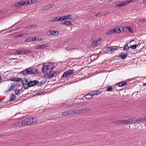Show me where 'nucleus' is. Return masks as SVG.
I'll return each instance as SVG.
<instances>
[{
	"label": "nucleus",
	"mask_w": 146,
	"mask_h": 146,
	"mask_svg": "<svg viewBox=\"0 0 146 146\" xmlns=\"http://www.w3.org/2000/svg\"><path fill=\"white\" fill-rule=\"evenodd\" d=\"M21 72L23 75H27L32 74H36L38 72L37 69H36L29 68L23 70Z\"/></svg>",
	"instance_id": "1"
},
{
	"label": "nucleus",
	"mask_w": 146,
	"mask_h": 146,
	"mask_svg": "<svg viewBox=\"0 0 146 146\" xmlns=\"http://www.w3.org/2000/svg\"><path fill=\"white\" fill-rule=\"evenodd\" d=\"M28 125L29 124L27 119V118H26L24 120H22L13 123L12 126L13 127H21Z\"/></svg>",
	"instance_id": "2"
},
{
	"label": "nucleus",
	"mask_w": 146,
	"mask_h": 146,
	"mask_svg": "<svg viewBox=\"0 0 146 146\" xmlns=\"http://www.w3.org/2000/svg\"><path fill=\"white\" fill-rule=\"evenodd\" d=\"M124 30V28L123 27H116L114 29H112L110 31H109L106 33L107 35H111L113 34L114 33H119L120 32H123Z\"/></svg>",
	"instance_id": "3"
},
{
	"label": "nucleus",
	"mask_w": 146,
	"mask_h": 146,
	"mask_svg": "<svg viewBox=\"0 0 146 146\" xmlns=\"http://www.w3.org/2000/svg\"><path fill=\"white\" fill-rule=\"evenodd\" d=\"M29 79H26L25 78H23V80H22L23 86L25 89H27L29 87Z\"/></svg>",
	"instance_id": "4"
},
{
	"label": "nucleus",
	"mask_w": 146,
	"mask_h": 146,
	"mask_svg": "<svg viewBox=\"0 0 146 146\" xmlns=\"http://www.w3.org/2000/svg\"><path fill=\"white\" fill-rule=\"evenodd\" d=\"M73 73V70H69L65 72L62 75V77L67 78L71 75Z\"/></svg>",
	"instance_id": "5"
},
{
	"label": "nucleus",
	"mask_w": 146,
	"mask_h": 146,
	"mask_svg": "<svg viewBox=\"0 0 146 146\" xmlns=\"http://www.w3.org/2000/svg\"><path fill=\"white\" fill-rule=\"evenodd\" d=\"M29 125L32 123H35L37 122L38 119L36 117L33 118H27Z\"/></svg>",
	"instance_id": "6"
},
{
	"label": "nucleus",
	"mask_w": 146,
	"mask_h": 146,
	"mask_svg": "<svg viewBox=\"0 0 146 146\" xmlns=\"http://www.w3.org/2000/svg\"><path fill=\"white\" fill-rule=\"evenodd\" d=\"M90 110V109L89 108H82L75 111V114L83 113L86 112Z\"/></svg>",
	"instance_id": "7"
},
{
	"label": "nucleus",
	"mask_w": 146,
	"mask_h": 146,
	"mask_svg": "<svg viewBox=\"0 0 146 146\" xmlns=\"http://www.w3.org/2000/svg\"><path fill=\"white\" fill-rule=\"evenodd\" d=\"M59 32L55 31L49 30L46 33V34L48 36H54L58 35Z\"/></svg>",
	"instance_id": "8"
},
{
	"label": "nucleus",
	"mask_w": 146,
	"mask_h": 146,
	"mask_svg": "<svg viewBox=\"0 0 146 146\" xmlns=\"http://www.w3.org/2000/svg\"><path fill=\"white\" fill-rule=\"evenodd\" d=\"M39 83L37 80H32L29 79V88L31 87L37 85Z\"/></svg>",
	"instance_id": "9"
},
{
	"label": "nucleus",
	"mask_w": 146,
	"mask_h": 146,
	"mask_svg": "<svg viewBox=\"0 0 146 146\" xmlns=\"http://www.w3.org/2000/svg\"><path fill=\"white\" fill-rule=\"evenodd\" d=\"M131 124L134 123H139L140 122V117H135L132 119H131Z\"/></svg>",
	"instance_id": "10"
},
{
	"label": "nucleus",
	"mask_w": 146,
	"mask_h": 146,
	"mask_svg": "<svg viewBox=\"0 0 146 146\" xmlns=\"http://www.w3.org/2000/svg\"><path fill=\"white\" fill-rule=\"evenodd\" d=\"M49 73L47 74V77L48 78L54 77V74L56 73V72H55L49 71Z\"/></svg>",
	"instance_id": "11"
},
{
	"label": "nucleus",
	"mask_w": 146,
	"mask_h": 146,
	"mask_svg": "<svg viewBox=\"0 0 146 146\" xmlns=\"http://www.w3.org/2000/svg\"><path fill=\"white\" fill-rule=\"evenodd\" d=\"M131 119H128L127 120H122V125H127L129 123L131 124Z\"/></svg>",
	"instance_id": "12"
},
{
	"label": "nucleus",
	"mask_w": 146,
	"mask_h": 146,
	"mask_svg": "<svg viewBox=\"0 0 146 146\" xmlns=\"http://www.w3.org/2000/svg\"><path fill=\"white\" fill-rule=\"evenodd\" d=\"M48 47V45L46 44H45L42 45H39L36 46V48L37 49H43L44 48H47Z\"/></svg>",
	"instance_id": "13"
},
{
	"label": "nucleus",
	"mask_w": 146,
	"mask_h": 146,
	"mask_svg": "<svg viewBox=\"0 0 146 146\" xmlns=\"http://www.w3.org/2000/svg\"><path fill=\"white\" fill-rule=\"evenodd\" d=\"M54 6V4H51L50 5H48L45 6L43 8L42 10H47L49 9L52 7Z\"/></svg>",
	"instance_id": "14"
},
{
	"label": "nucleus",
	"mask_w": 146,
	"mask_h": 146,
	"mask_svg": "<svg viewBox=\"0 0 146 146\" xmlns=\"http://www.w3.org/2000/svg\"><path fill=\"white\" fill-rule=\"evenodd\" d=\"M127 4L126 1H123L122 3H121L119 4H117L115 5V6L118 7H121L125 6L126 5H127Z\"/></svg>",
	"instance_id": "15"
},
{
	"label": "nucleus",
	"mask_w": 146,
	"mask_h": 146,
	"mask_svg": "<svg viewBox=\"0 0 146 146\" xmlns=\"http://www.w3.org/2000/svg\"><path fill=\"white\" fill-rule=\"evenodd\" d=\"M16 96L14 93L11 94L10 96V102L14 101L16 99Z\"/></svg>",
	"instance_id": "16"
},
{
	"label": "nucleus",
	"mask_w": 146,
	"mask_h": 146,
	"mask_svg": "<svg viewBox=\"0 0 146 146\" xmlns=\"http://www.w3.org/2000/svg\"><path fill=\"white\" fill-rule=\"evenodd\" d=\"M15 54L18 55L24 54L23 50H17L15 52Z\"/></svg>",
	"instance_id": "17"
},
{
	"label": "nucleus",
	"mask_w": 146,
	"mask_h": 146,
	"mask_svg": "<svg viewBox=\"0 0 146 146\" xmlns=\"http://www.w3.org/2000/svg\"><path fill=\"white\" fill-rule=\"evenodd\" d=\"M10 80L16 82H19L22 80L21 78H13L10 79Z\"/></svg>",
	"instance_id": "18"
},
{
	"label": "nucleus",
	"mask_w": 146,
	"mask_h": 146,
	"mask_svg": "<svg viewBox=\"0 0 146 146\" xmlns=\"http://www.w3.org/2000/svg\"><path fill=\"white\" fill-rule=\"evenodd\" d=\"M42 71L44 73H46L48 71L47 65H43L42 68Z\"/></svg>",
	"instance_id": "19"
},
{
	"label": "nucleus",
	"mask_w": 146,
	"mask_h": 146,
	"mask_svg": "<svg viewBox=\"0 0 146 146\" xmlns=\"http://www.w3.org/2000/svg\"><path fill=\"white\" fill-rule=\"evenodd\" d=\"M11 85L10 88V90H13L17 86V84L16 83H11Z\"/></svg>",
	"instance_id": "20"
},
{
	"label": "nucleus",
	"mask_w": 146,
	"mask_h": 146,
	"mask_svg": "<svg viewBox=\"0 0 146 146\" xmlns=\"http://www.w3.org/2000/svg\"><path fill=\"white\" fill-rule=\"evenodd\" d=\"M126 85V82L124 81H122L118 83V86L120 87L123 86H124Z\"/></svg>",
	"instance_id": "21"
},
{
	"label": "nucleus",
	"mask_w": 146,
	"mask_h": 146,
	"mask_svg": "<svg viewBox=\"0 0 146 146\" xmlns=\"http://www.w3.org/2000/svg\"><path fill=\"white\" fill-rule=\"evenodd\" d=\"M47 67L48 71H51L54 68V66L52 64H50L48 65H47Z\"/></svg>",
	"instance_id": "22"
},
{
	"label": "nucleus",
	"mask_w": 146,
	"mask_h": 146,
	"mask_svg": "<svg viewBox=\"0 0 146 146\" xmlns=\"http://www.w3.org/2000/svg\"><path fill=\"white\" fill-rule=\"evenodd\" d=\"M127 54H120L118 56L119 58H121L122 59H124L127 57Z\"/></svg>",
	"instance_id": "23"
},
{
	"label": "nucleus",
	"mask_w": 146,
	"mask_h": 146,
	"mask_svg": "<svg viewBox=\"0 0 146 146\" xmlns=\"http://www.w3.org/2000/svg\"><path fill=\"white\" fill-rule=\"evenodd\" d=\"M24 54H30L32 52V51L31 50L29 49L23 50Z\"/></svg>",
	"instance_id": "24"
},
{
	"label": "nucleus",
	"mask_w": 146,
	"mask_h": 146,
	"mask_svg": "<svg viewBox=\"0 0 146 146\" xmlns=\"http://www.w3.org/2000/svg\"><path fill=\"white\" fill-rule=\"evenodd\" d=\"M25 41V42H32L33 41V39L32 37H29L27 38Z\"/></svg>",
	"instance_id": "25"
},
{
	"label": "nucleus",
	"mask_w": 146,
	"mask_h": 146,
	"mask_svg": "<svg viewBox=\"0 0 146 146\" xmlns=\"http://www.w3.org/2000/svg\"><path fill=\"white\" fill-rule=\"evenodd\" d=\"M86 98L88 100H90L93 97L91 94H88L86 95Z\"/></svg>",
	"instance_id": "26"
},
{
	"label": "nucleus",
	"mask_w": 146,
	"mask_h": 146,
	"mask_svg": "<svg viewBox=\"0 0 146 146\" xmlns=\"http://www.w3.org/2000/svg\"><path fill=\"white\" fill-rule=\"evenodd\" d=\"M61 106V107H64V108H67L68 107H71L72 106H70V105H69L68 107L67 106H66V104L65 103H62V104H61L60 105V106Z\"/></svg>",
	"instance_id": "27"
},
{
	"label": "nucleus",
	"mask_w": 146,
	"mask_h": 146,
	"mask_svg": "<svg viewBox=\"0 0 146 146\" xmlns=\"http://www.w3.org/2000/svg\"><path fill=\"white\" fill-rule=\"evenodd\" d=\"M63 24L66 25L70 26L72 24V23L71 22H70L69 21H65L64 23Z\"/></svg>",
	"instance_id": "28"
},
{
	"label": "nucleus",
	"mask_w": 146,
	"mask_h": 146,
	"mask_svg": "<svg viewBox=\"0 0 146 146\" xmlns=\"http://www.w3.org/2000/svg\"><path fill=\"white\" fill-rule=\"evenodd\" d=\"M101 40L102 39L101 38L98 39L96 40L93 41V44H95V45H97L98 42Z\"/></svg>",
	"instance_id": "29"
},
{
	"label": "nucleus",
	"mask_w": 146,
	"mask_h": 146,
	"mask_svg": "<svg viewBox=\"0 0 146 146\" xmlns=\"http://www.w3.org/2000/svg\"><path fill=\"white\" fill-rule=\"evenodd\" d=\"M58 17H55L54 18H52L51 19L49 20V21L51 22H57L58 21Z\"/></svg>",
	"instance_id": "30"
},
{
	"label": "nucleus",
	"mask_w": 146,
	"mask_h": 146,
	"mask_svg": "<svg viewBox=\"0 0 146 146\" xmlns=\"http://www.w3.org/2000/svg\"><path fill=\"white\" fill-rule=\"evenodd\" d=\"M37 26L35 25H29L27 26V27H26V28H33L36 27Z\"/></svg>",
	"instance_id": "31"
},
{
	"label": "nucleus",
	"mask_w": 146,
	"mask_h": 146,
	"mask_svg": "<svg viewBox=\"0 0 146 146\" xmlns=\"http://www.w3.org/2000/svg\"><path fill=\"white\" fill-rule=\"evenodd\" d=\"M18 4L21 5H26V1H22L21 2H19L18 3Z\"/></svg>",
	"instance_id": "32"
},
{
	"label": "nucleus",
	"mask_w": 146,
	"mask_h": 146,
	"mask_svg": "<svg viewBox=\"0 0 146 146\" xmlns=\"http://www.w3.org/2000/svg\"><path fill=\"white\" fill-rule=\"evenodd\" d=\"M114 123L119 124H122V120H115L114 121Z\"/></svg>",
	"instance_id": "33"
},
{
	"label": "nucleus",
	"mask_w": 146,
	"mask_h": 146,
	"mask_svg": "<svg viewBox=\"0 0 146 146\" xmlns=\"http://www.w3.org/2000/svg\"><path fill=\"white\" fill-rule=\"evenodd\" d=\"M112 90L111 86H108L107 87L106 90L108 91H111Z\"/></svg>",
	"instance_id": "34"
},
{
	"label": "nucleus",
	"mask_w": 146,
	"mask_h": 146,
	"mask_svg": "<svg viewBox=\"0 0 146 146\" xmlns=\"http://www.w3.org/2000/svg\"><path fill=\"white\" fill-rule=\"evenodd\" d=\"M138 46V45L137 44H135L134 45H132L130 47V48L133 49H135Z\"/></svg>",
	"instance_id": "35"
},
{
	"label": "nucleus",
	"mask_w": 146,
	"mask_h": 146,
	"mask_svg": "<svg viewBox=\"0 0 146 146\" xmlns=\"http://www.w3.org/2000/svg\"><path fill=\"white\" fill-rule=\"evenodd\" d=\"M129 47L127 45V44H126L124 47V50L125 51H127L129 50Z\"/></svg>",
	"instance_id": "36"
},
{
	"label": "nucleus",
	"mask_w": 146,
	"mask_h": 146,
	"mask_svg": "<svg viewBox=\"0 0 146 146\" xmlns=\"http://www.w3.org/2000/svg\"><path fill=\"white\" fill-rule=\"evenodd\" d=\"M140 122H142L145 121L146 120V118L145 117H140Z\"/></svg>",
	"instance_id": "37"
},
{
	"label": "nucleus",
	"mask_w": 146,
	"mask_h": 146,
	"mask_svg": "<svg viewBox=\"0 0 146 146\" xmlns=\"http://www.w3.org/2000/svg\"><path fill=\"white\" fill-rule=\"evenodd\" d=\"M137 0H130L129 1H127L126 2L127 4V5H128L129 3H131V2H134Z\"/></svg>",
	"instance_id": "38"
},
{
	"label": "nucleus",
	"mask_w": 146,
	"mask_h": 146,
	"mask_svg": "<svg viewBox=\"0 0 146 146\" xmlns=\"http://www.w3.org/2000/svg\"><path fill=\"white\" fill-rule=\"evenodd\" d=\"M33 41H36L37 40H41V39H39V37L38 36H36L34 38H33Z\"/></svg>",
	"instance_id": "39"
},
{
	"label": "nucleus",
	"mask_w": 146,
	"mask_h": 146,
	"mask_svg": "<svg viewBox=\"0 0 146 146\" xmlns=\"http://www.w3.org/2000/svg\"><path fill=\"white\" fill-rule=\"evenodd\" d=\"M15 93L16 95H18L19 94L20 92V90H19L15 89Z\"/></svg>",
	"instance_id": "40"
},
{
	"label": "nucleus",
	"mask_w": 146,
	"mask_h": 146,
	"mask_svg": "<svg viewBox=\"0 0 146 146\" xmlns=\"http://www.w3.org/2000/svg\"><path fill=\"white\" fill-rule=\"evenodd\" d=\"M126 28L129 32L132 33H133V30L130 27H127Z\"/></svg>",
	"instance_id": "41"
},
{
	"label": "nucleus",
	"mask_w": 146,
	"mask_h": 146,
	"mask_svg": "<svg viewBox=\"0 0 146 146\" xmlns=\"http://www.w3.org/2000/svg\"><path fill=\"white\" fill-rule=\"evenodd\" d=\"M69 114L68 112V111H65L63 112L62 113V115H63L66 116L68 114Z\"/></svg>",
	"instance_id": "42"
},
{
	"label": "nucleus",
	"mask_w": 146,
	"mask_h": 146,
	"mask_svg": "<svg viewBox=\"0 0 146 146\" xmlns=\"http://www.w3.org/2000/svg\"><path fill=\"white\" fill-rule=\"evenodd\" d=\"M111 48L110 47H108L106 48L107 51L109 52L110 53H111Z\"/></svg>",
	"instance_id": "43"
},
{
	"label": "nucleus",
	"mask_w": 146,
	"mask_h": 146,
	"mask_svg": "<svg viewBox=\"0 0 146 146\" xmlns=\"http://www.w3.org/2000/svg\"><path fill=\"white\" fill-rule=\"evenodd\" d=\"M68 112L69 113V114H72L73 115L74 114H75V111L73 110H69L68 111Z\"/></svg>",
	"instance_id": "44"
},
{
	"label": "nucleus",
	"mask_w": 146,
	"mask_h": 146,
	"mask_svg": "<svg viewBox=\"0 0 146 146\" xmlns=\"http://www.w3.org/2000/svg\"><path fill=\"white\" fill-rule=\"evenodd\" d=\"M117 49L116 48H112L111 50V52L110 53H112L114 52H115V51L117 50Z\"/></svg>",
	"instance_id": "45"
},
{
	"label": "nucleus",
	"mask_w": 146,
	"mask_h": 146,
	"mask_svg": "<svg viewBox=\"0 0 146 146\" xmlns=\"http://www.w3.org/2000/svg\"><path fill=\"white\" fill-rule=\"evenodd\" d=\"M71 16H72V15H68L66 16V19H69V18H70V19H72V18H71Z\"/></svg>",
	"instance_id": "46"
},
{
	"label": "nucleus",
	"mask_w": 146,
	"mask_h": 146,
	"mask_svg": "<svg viewBox=\"0 0 146 146\" xmlns=\"http://www.w3.org/2000/svg\"><path fill=\"white\" fill-rule=\"evenodd\" d=\"M95 16L98 17H100L102 16V13H98L97 14H94Z\"/></svg>",
	"instance_id": "47"
},
{
	"label": "nucleus",
	"mask_w": 146,
	"mask_h": 146,
	"mask_svg": "<svg viewBox=\"0 0 146 146\" xmlns=\"http://www.w3.org/2000/svg\"><path fill=\"white\" fill-rule=\"evenodd\" d=\"M26 1V5L27 4H28L30 3V0H26V1Z\"/></svg>",
	"instance_id": "48"
},
{
	"label": "nucleus",
	"mask_w": 146,
	"mask_h": 146,
	"mask_svg": "<svg viewBox=\"0 0 146 146\" xmlns=\"http://www.w3.org/2000/svg\"><path fill=\"white\" fill-rule=\"evenodd\" d=\"M96 92V91H93L91 94V95H92V96H93L95 95H97V93H96L95 92Z\"/></svg>",
	"instance_id": "49"
},
{
	"label": "nucleus",
	"mask_w": 146,
	"mask_h": 146,
	"mask_svg": "<svg viewBox=\"0 0 146 146\" xmlns=\"http://www.w3.org/2000/svg\"><path fill=\"white\" fill-rule=\"evenodd\" d=\"M32 4H35L36 2V0H31Z\"/></svg>",
	"instance_id": "50"
},
{
	"label": "nucleus",
	"mask_w": 146,
	"mask_h": 146,
	"mask_svg": "<svg viewBox=\"0 0 146 146\" xmlns=\"http://www.w3.org/2000/svg\"><path fill=\"white\" fill-rule=\"evenodd\" d=\"M59 17H58V21H63L62 17H61L58 18Z\"/></svg>",
	"instance_id": "51"
},
{
	"label": "nucleus",
	"mask_w": 146,
	"mask_h": 146,
	"mask_svg": "<svg viewBox=\"0 0 146 146\" xmlns=\"http://www.w3.org/2000/svg\"><path fill=\"white\" fill-rule=\"evenodd\" d=\"M46 82V81H44L43 80H42L41 81V84H44Z\"/></svg>",
	"instance_id": "52"
},
{
	"label": "nucleus",
	"mask_w": 146,
	"mask_h": 146,
	"mask_svg": "<svg viewBox=\"0 0 146 146\" xmlns=\"http://www.w3.org/2000/svg\"><path fill=\"white\" fill-rule=\"evenodd\" d=\"M43 93V92L41 91H40L38 92V95H40Z\"/></svg>",
	"instance_id": "53"
},
{
	"label": "nucleus",
	"mask_w": 146,
	"mask_h": 146,
	"mask_svg": "<svg viewBox=\"0 0 146 146\" xmlns=\"http://www.w3.org/2000/svg\"><path fill=\"white\" fill-rule=\"evenodd\" d=\"M63 21L66 19V16L62 17Z\"/></svg>",
	"instance_id": "54"
},
{
	"label": "nucleus",
	"mask_w": 146,
	"mask_h": 146,
	"mask_svg": "<svg viewBox=\"0 0 146 146\" xmlns=\"http://www.w3.org/2000/svg\"><path fill=\"white\" fill-rule=\"evenodd\" d=\"M80 105V104H79V103H75V104H73V106H78V105Z\"/></svg>",
	"instance_id": "55"
},
{
	"label": "nucleus",
	"mask_w": 146,
	"mask_h": 146,
	"mask_svg": "<svg viewBox=\"0 0 146 146\" xmlns=\"http://www.w3.org/2000/svg\"><path fill=\"white\" fill-rule=\"evenodd\" d=\"M96 93H97V95L99 94L100 92L99 91H96V92H95Z\"/></svg>",
	"instance_id": "56"
},
{
	"label": "nucleus",
	"mask_w": 146,
	"mask_h": 146,
	"mask_svg": "<svg viewBox=\"0 0 146 146\" xmlns=\"http://www.w3.org/2000/svg\"><path fill=\"white\" fill-rule=\"evenodd\" d=\"M143 2L144 4L146 3V0H143Z\"/></svg>",
	"instance_id": "57"
},
{
	"label": "nucleus",
	"mask_w": 146,
	"mask_h": 146,
	"mask_svg": "<svg viewBox=\"0 0 146 146\" xmlns=\"http://www.w3.org/2000/svg\"><path fill=\"white\" fill-rule=\"evenodd\" d=\"M4 135V134H0V137H3Z\"/></svg>",
	"instance_id": "58"
},
{
	"label": "nucleus",
	"mask_w": 146,
	"mask_h": 146,
	"mask_svg": "<svg viewBox=\"0 0 146 146\" xmlns=\"http://www.w3.org/2000/svg\"><path fill=\"white\" fill-rule=\"evenodd\" d=\"M23 36V35H17L16 36L17 37H18L21 36Z\"/></svg>",
	"instance_id": "59"
},
{
	"label": "nucleus",
	"mask_w": 146,
	"mask_h": 146,
	"mask_svg": "<svg viewBox=\"0 0 146 146\" xmlns=\"http://www.w3.org/2000/svg\"><path fill=\"white\" fill-rule=\"evenodd\" d=\"M86 104V103L85 102H84L82 103V104H84V105H85Z\"/></svg>",
	"instance_id": "60"
},
{
	"label": "nucleus",
	"mask_w": 146,
	"mask_h": 146,
	"mask_svg": "<svg viewBox=\"0 0 146 146\" xmlns=\"http://www.w3.org/2000/svg\"><path fill=\"white\" fill-rule=\"evenodd\" d=\"M143 86H146V83H144L143 84Z\"/></svg>",
	"instance_id": "61"
},
{
	"label": "nucleus",
	"mask_w": 146,
	"mask_h": 146,
	"mask_svg": "<svg viewBox=\"0 0 146 146\" xmlns=\"http://www.w3.org/2000/svg\"><path fill=\"white\" fill-rule=\"evenodd\" d=\"M2 12H3L2 11H0V14H2Z\"/></svg>",
	"instance_id": "62"
},
{
	"label": "nucleus",
	"mask_w": 146,
	"mask_h": 146,
	"mask_svg": "<svg viewBox=\"0 0 146 146\" xmlns=\"http://www.w3.org/2000/svg\"><path fill=\"white\" fill-rule=\"evenodd\" d=\"M14 31V30H10L9 32H11V31Z\"/></svg>",
	"instance_id": "63"
},
{
	"label": "nucleus",
	"mask_w": 146,
	"mask_h": 146,
	"mask_svg": "<svg viewBox=\"0 0 146 146\" xmlns=\"http://www.w3.org/2000/svg\"><path fill=\"white\" fill-rule=\"evenodd\" d=\"M3 99H2V100H0V102H1L2 100H3Z\"/></svg>",
	"instance_id": "64"
}]
</instances>
